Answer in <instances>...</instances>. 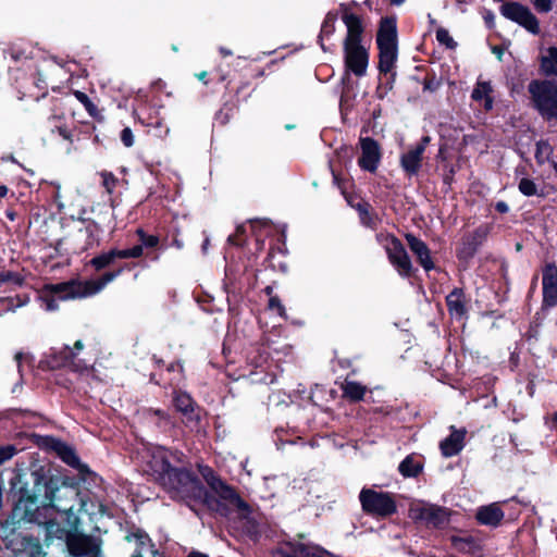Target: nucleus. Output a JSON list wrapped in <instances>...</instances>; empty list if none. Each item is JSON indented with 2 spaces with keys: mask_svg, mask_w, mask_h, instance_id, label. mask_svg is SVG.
<instances>
[{
  "mask_svg": "<svg viewBox=\"0 0 557 557\" xmlns=\"http://www.w3.org/2000/svg\"><path fill=\"white\" fill-rule=\"evenodd\" d=\"M359 499L363 511L376 517H388L396 511V504L388 493L363 488Z\"/></svg>",
  "mask_w": 557,
  "mask_h": 557,
  "instance_id": "obj_9",
  "label": "nucleus"
},
{
  "mask_svg": "<svg viewBox=\"0 0 557 557\" xmlns=\"http://www.w3.org/2000/svg\"><path fill=\"white\" fill-rule=\"evenodd\" d=\"M100 175L102 177V185L104 186L107 191L109 194H111L113 191L114 187H115V184H116L115 176L112 173H109V172H102Z\"/></svg>",
  "mask_w": 557,
  "mask_h": 557,
  "instance_id": "obj_38",
  "label": "nucleus"
},
{
  "mask_svg": "<svg viewBox=\"0 0 557 557\" xmlns=\"http://www.w3.org/2000/svg\"><path fill=\"white\" fill-rule=\"evenodd\" d=\"M75 96L86 108L91 104L89 98L84 92L75 91Z\"/></svg>",
  "mask_w": 557,
  "mask_h": 557,
  "instance_id": "obj_49",
  "label": "nucleus"
},
{
  "mask_svg": "<svg viewBox=\"0 0 557 557\" xmlns=\"http://www.w3.org/2000/svg\"><path fill=\"white\" fill-rule=\"evenodd\" d=\"M335 21L336 16L334 14L329 13L322 24L321 27V37H329L335 30Z\"/></svg>",
  "mask_w": 557,
  "mask_h": 557,
  "instance_id": "obj_34",
  "label": "nucleus"
},
{
  "mask_svg": "<svg viewBox=\"0 0 557 557\" xmlns=\"http://www.w3.org/2000/svg\"><path fill=\"white\" fill-rule=\"evenodd\" d=\"M114 256H113V252L112 250L108 251V252H103L95 258L91 259L90 263L97 269V270H101L103 268H106L107 265L111 264L114 262Z\"/></svg>",
  "mask_w": 557,
  "mask_h": 557,
  "instance_id": "obj_32",
  "label": "nucleus"
},
{
  "mask_svg": "<svg viewBox=\"0 0 557 557\" xmlns=\"http://www.w3.org/2000/svg\"><path fill=\"white\" fill-rule=\"evenodd\" d=\"M550 153V147L547 143H539L536 148V158L540 162H543L544 159L548 158Z\"/></svg>",
  "mask_w": 557,
  "mask_h": 557,
  "instance_id": "obj_40",
  "label": "nucleus"
},
{
  "mask_svg": "<svg viewBox=\"0 0 557 557\" xmlns=\"http://www.w3.org/2000/svg\"><path fill=\"white\" fill-rule=\"evenodd\" d=\"M553 421H554V423H555V425H556V428H557V412H556V413H554V416H553Z\"/></svg>",
  "mask_w": 557,
  "mask_h": 557,
  "instance_id": "obj_63",
  "label": "nucleus"
},
{
  "mask_svg": "<svg viewBox=\"0 0 557 557\" xmlns=\"http://www.w3.org/2000/svg\"><path fill=\"white\" fill-rule=\"evenodd\" d=\"M45 499L46 505L49 507V512L54 509L66 516L69 524L76 527L78 518L73 509L76 503L79 504L78 511H86V500L81 496L79 488L74 484L63 482L58 485L53 480L45 483Z\"/></svg>",
  "mask_w": 557,
  "mask_h": 557,
  "instance_id": "obj_3",
  "label": "nucleus"
},
{
  "mask_svg": "<svg viewBox=\"0 0 557 557\" xmlns=\"http://www.w3.org/2000/svg\"><path fill=\"white\" fill-rule=\"evenodd\" d=\"M541 69L546 75L557 76V47H550L542 54Z\"/></svg>",
  "mask_w": 557,
  "mask_h": 557,
  "instance_id": "obj_26",
  "label": "nucleus"
},
{
  "mask_svg": "<svg viewBox=\"0 0 557 557\" xmlns=\"http://www.w3.org/2000/svg\"><path fill=\"white\" fill-rule=\"evenodd\" d=\"M447 307L449 310V313L455 318H462L466 312L465 308V301H463V293L461 289H454L447 297H446Z\"/></svg>",
  "mask_w": 557,
  "mask_h": 557,
  "instance_id": "obj_24",
  "label": "nucleus"
},
{
  "mask_svg": "<svg viewBox=\"0 0 557 557\" xmlns=\"http://www.w3.org/2000/svg\"><path fill=\"white\" fill-rule=\"evenodd\" d=\"M553 169L555 170V172L557 173V163L556 162H553Z\"/></svg>",
  "mask_w": 557,
  "mask_h": 557,
  "instance_id": "obj_64",
  "label": "nucleus"
},
{
  "mask_svg": "<svg viewBox=\"0 0 557 557\" xmlns=\"http://www.w3.org/2000/svg\"><path fill=\"white\" fill-rule=\"evenodd\" d=\"M51 447L58 454V456L69 466L78 469L81 472L88 471V468L85 465L81 463L74 449L66 445L65 443L52 440Z\"/></svg>",
  "mask_w": 557,
  "mask_h": 557,
  "instance_id": "obj_19",
  "label": "nucleus"
},
{
  "mask_svg": "<svg viewBox=\"0 0 557 557\" xmlns=\"http://www.w3.org/2000/svg\"><path fill=\"white\" fill-rule=\"evenodd\" d=\"M376 239L386 251L389 262L400 276L407 277L412 273V263L404 245L395 236L380 233Z\"/></svg>",
  "mask_w": 557,
  "mask_h": 557,
  "instance_id": "obj_8",
  "label": "nucleus"
},
{
  "mask_svg": "<svg viewBox=\"0 0 557 557\" xmlns=\"http://www.w3.org/2000/svg\"><path fill=\"white\" fill-rule=\"evenodd\" d=\"M16 449L13 446H4L0 447V465L10 458H12L15 454Z\"/></svg>",
  "mask_w": 557,
  "mask_h": 557,
  "instance_id": "obj_41",
  "label": "nucleus"
},
{
  "mask_svg": "<svg viewBox=\"0 0 557 557\" xmlns=\"http://www.w3.org/2000/svg\"><path fill=\"white\" fill-rule=\"evenodd\" d=\"M356 208L359 212V216H360L362 224L366 226H369V227H374L375 218L370 214L369 205L368 203H358Z\"/></svg>",
  "mask_w": 557,
  "mask_h": 557,
  "instance_id": "obj_33",
  "label": "nucleus"
},
{
  "mask_svg": "<svg viewBox=\"0 0 557 557\" xmlns=\"http://www.w3.org/2000/svg\"><path fill=\"white\" fill-rule=\"evenodd\" d=\"M65 543L70 555L73 557H99V544L91 536L70 533Z\"/></svg>",
  "mask_w": 557,
  "mask_h": 557,
  "instance_id": "obj_10",
  "label": "nucleus"
},
{
  "mask_svg": "<svg viewBox=\"0 0 557 557\" xmlns=\"http://www.w3.org/2000/svg\"><path fill=\"white\" fill-rule=\"evenodd\" d=\"M429 143H430V137L429 136H424L421 139V141L416 147H422L423 148V152H424Z\"/></svg>",
  "mask_w": 557,
  "mask_h": 557,
  "instance_id": "obj_52",
  "label": "nucleus"
},
{
  "mask_svg": "<svg viewBox=\"0 0 557 557\" xmlns=\"http://www.w3.org/2000/svg\"><path fill=\"white\" fill-rule=\"evenodd\" d=\"M453 545L459 550H466L469 546V542L461 537H453Z\"/></svg>",
  "mask_w": 557,
  "mask_h": 557,
  "instance_id": "obj_44",
  "label": "nucleus"
},
{
  "mask_svg": "<svg viewBox=\"0 0 557 557\" xmlns=\"http://www.w3.org/2000/svg\"><path fill=\"white\" fill-rule=\"evenodd\" d=\"M188 557H209L206 554L199 553V552H191Z\"/></svg>",
  "mask_w": 557,
  "mask_h": 557,
  "instance_id": "obj_54",
  "label": "nucleus"
},
{
  "mask_svg": "<svg viewBox=\"0 0 557 557\" xmlns=\"http://www.w3.org/2000/svg\"><path fill=\"white\" fill-rule=\"evenodd\" d=\"M133 539L137 542V548L132 557H144V550L152 546L149 536L141 532L126 536L127 541H132Z\"/></svg>",
  "mask_w": 557,
  "mask_h": 557,
  "instance_id": "obj_30",
  "label": "nucleus"
},
{
  "mask_svg": "<svg viewBox=\"0 0 557 557\" xmlns=\"http://www.w3.org/2000/svg\"><path fill=\"white\" fill-rule=\"evenodd\" d=\"M346 66L357 76H363L368 66V52L361 45H344Z\"/></svg>",
  "mask_w": 557,
  "mask_h": 557,
  "instance_id": "obj_14",
  "label": "nucleus"
},
{
  "mask_svg": "<svg viewBox=\"0 0 557 557\" xmlns=\"http://www.w3.org/2000/svg\"><path fill=\"white\" fill-rule=\"evenodd\" d=\"M519 190L524 196H534L537 194V187L535 183L529 178H522L519 183Z\"/></svg>",
  "mask_w": 557,
  "mask_h": 557,
  "instance_id": "obj_35",
  "label": "nucleus"
},
{
  "mask_svg": "<svg viewBox=\"0 0 557 557\" xmlns=\"http://www.w3.org/2000/svg\"><path fill=\"white\" fill-rule=\"evenodd\" d=\"M173 245L177 248V249H182L183 248V243L181 240H177L175 239L173 242Z\"/></svg>",
  "mask_w": 557,
  "mask_h": 557,
  "instance_id": "obj_60",
  "label": "nucleus"
},
{
  "mask_svg": "<svg viewBox=\"0 0 557 557\" xmlns=\"http://www.w3.org/2000/svg\"><path fill=\"white\" fill-rule=\"evenodd\" d=\"M449 510L430 503L417 500L410 504L409 517L428 527L442 528L449 522Z\"/></svg>",
  "mask_w": 557,
  "mask_h": 557,
  "instance_id": "obj_7",
  "label": "nucleus"
},
{
  "mask_svg": "<svg viewBox=\"0 0 557 557\" xmlns=\"http://www.w3.org/2000/svg\"><path fill=\"white\" fill-rule=\"evenodd\" d=\"M376 44L380 49V72L388 74L394 69L397 59L396 26L394 21L385 18L381 22L376 35Z\"/></svg>",
  "mask_w": 557,
  "mask_h": 557,
  "instance_id": "obj_5",
  "label": "nucleus"
},
{
  "mask_svg": "<svg viewBox=\"0 0 557 557\" xmlns=\"http://www.w3.org/2000/svg\"><path fill=\"white\" fill-rule=\"evenodd\" d=\"M423 463L420 457L414 455L407 456L398 467L399 472L407 478L417 476L422 470Z\"/></svg>",
  "mask_w": 557,
  "mask_h": 557,
  "instance_id": "obj_25",
  "label": "nucleus"
},
{
  "mask_svg": "<svg viewBox=\"0 0 557 557\" xmlns=\"http://www.w3.org/2000/svg\"><path fill=\"white\" fill-rule=\"evenodd\" d=\"M8 187L4 185L0 186V197H5L8 195Z\"/></svg>",
  "mask_w": 557,
  "mask_h": 557,
  "instance_id": "obj_55",
  "label": "nucleus"
},
{
  "mask_svg": "<svg viewBox=\"0 0 557 557\" xmlns=\"http://www.w3.org/2000/svg\"><path fill=\"white\" fill-rule=\"evenodd\" d=\"M265 224H267L265 221H252L251 222L252 227H256L257 225L263 226Z\"/></svg>",
  "mask_w": 557,
  "mask_h": 557,
  "instance_id": "obj_58",
  "label": "nucleus"
},
{
  "mask_svg": "<svg viewBox=\"0 0 557 557\" xmlns=\"http://www.w3.org/2000/svg\"><path fill=\"white\" fill-rule=\"evenodd\" d=\"M209 242H210V240H209V237H206V239H205V242H203V244H202V251H203V252H207L208 247H209Z\"/></svg>",
  "mask_w": 557,
  "mask_h": 557,
  "instance_id": "obj_56",
  "label": "nucleus"
},
{
  "mask_svg": "<svg viewBox=\"0 0 557 557\" xmlns=\"http://www.w3.org/2000/svg\"><path fill=\"white\" fill-rule=\"evenodd\" d=\"M23 305H25V301H22V300L17 299L16 300V305L14 306V308L22 307Z\"/></svg>",
  "mask_w": 557,
  "mask_h": 557,
  "instance_id": "obj_61",
  "label": "nucleus"
},
{
  "mask_svg": "<svg viewBox=\"0 0 557 557\" xmlns=\"http://www.w3.org/2000/svg\"><path fill=\"white\" fill-rule=\"evenodd\" d=\"M406 240L411 251L417 256L423 269L425 271H430L431 269H433L434 264L430 257V250L428 246L422 240H420L419 238L411 234L406 235Z\"/></svg>",
  "mask_w": 557,
  "mask_h": 557,
  "instance_id": "obj_18",
  "label": "nucleus"
},
{
  "mask_svg": "<svg viewBox=\"0 0 557 557\" xmlns=\"http://www.w3.org/2000/svg\"><path fill=\"white\" fill-rule=\"evenodd\" d=\"M269 308L276 311L281 317L284 315L285 309L281 300L277 297H271L269 300Z\"/></svg>",
  "mask_w": 557,
  "mask_h": 557,
  "instance_id": "obj_42",
  "label": "nucleus"
},
{
  "mask_svg": "<svg viewBox=\"0 0 557 557\" xmlns=\"http://www.w3.org/2000/svg\"><path fill=\"white\" fill-rule=\"evenodd\" d=\"M14 280V282L18 283V277L11 272L0 273V283H4L8 281Z\"/></svg>",
  "mask_w": 557,
  "mask_h": 557,
  "instance_id": "obj_47",
  "label": "nucleus"
},
{
  "mask_svg": "<svg viewBox=\"0 0 557 557\" xmlns=\"http://www.w3.org/2000/svg\"><path fill=\"white\" fill-rule=\"evenodd\" d=\"M25 557H46V553L38 540L24 537L22 541V552Z\"/></svg>",
  "mask_w": 557,
  "mask_h": 557,
  "instance_id": "obj_28",
  "label": "nucleus"
},
{
  "mask_svg": "<svg viewBox=\"0 0 557 557\" xmlns=\"http://www.w3.org/2000/svg\"><path fill=\"white\" fill-rule=\"evenodd\" d=\"M245 232V227L243 225H239L236 230V234L235 235H230L228 238H227V242L230 244H233V245H239V242L236 239V235L237 234H242Z\"/></svg>",
  "mask_w": 557,
  "mask_h": 557,
  "instance_id": "obj_48",
  "label": "nucleus"
},
{
  "mask_svg": "<svg viewBox=\"0 0 557 557\" xmlns=\"http://www.w3.org/2000/svg\"><path fill=\"white\" fill-rule=\"evenodd\" d=\"M436 39L448 48H453L455 46L454 39L450 37L448 30L444 28H438L436 30Z\"/></svg>",
  "mask_w": 557,
  "mask_h": 557,
  "instance_id": "obj_37",
  "label": "nucleus"
},
{
  "mask_svg": "<svg viewBox=\"0 0 557 557\" xmlns=\"http://www.w3.org/2000/svg\"><path fill=\"white\" fill-rule=\"evenodd\" d=\"M0 304L3 305V306L4 305H12L13 304V299L12 298L1 299Z\"/></svg>",
  "mask_w": 557,
  "mask_h": 557,
  "instance_id": "obj_57",
  "label": "nucleus"
},
{
  "mask_svg": "<svg viewBox=\"0 0 557 557\" xmlns=\"http://www.w3.org/2000/svg\"><path fill=\"white\" fill-rule=\"evenodd\" d=\"M83 343L77 341L74 345V348L64 347L61 354L63 355V362L61 363L64 367H70L72 370L76 372H83L88 369V366L79 359H76L75 350H82Z\"/></svg>",
  "mask_w": 557,
  "mask_h": 557,
  "instance_id": "obj_23",
  "label": "nucleus"
},
{
  "mask_svg": "<svg viewBox=\"0 0 557 557\" xmlns=\"http://www.w3.org/2000/svg\"><path fill=\"white\" fill-rule=\"evenodd\" d=\"M496 210L502 213H506L509 210V207L506 202L499 201L496 203Z\"/></svg>",
  "mask_w": 557,
  "mask_h": 557,
  "instance_id": "obj_50",
  "label": "nucleus"
},
{
  "mask_svg": "<svg viewBox=\"0 0 557 557\" xmlns=\"http://www.w3.org/2000/svg\"><path fill=\"white\" fill-rule=\"evenodd\" d=\"M277 557H331V553L313 543L298 541L280 548Z\"/></svg>",
  "mask_w": 557,
  "mask_h": 557,
  "instance_id": "obj_12",
  "label": "nucleus"
},
{
  "mask_svg": "<svg viewBox=\"0 0 557 557\" xmlns=\"http://www.w3.org/2000/svg\"><path fill=\"white\" fill-rule=\"evenodd\" d=\"M137 234L141 242V246L145 247H156L159 244V238L154 235H147L143 230H138Z\"/></svg>",
  "mask_w": 557,
  "mask_h": 557,
  "instance_id": "obj_36",
  "label": "nucleus"
},
{
  "mask_svg": "<svg viewBox=\"0 0 557 557\" xmlns=\"http://www.w3.org/2000/svg\"><path fill=\"white\" fill-rule=\"evenodd\" d=\"M543 305L554 307L557 305V267L547 263L543 269Z\"/></svg>",
  "mask_w": 557,
  "mask_h": 557,
  "instance_id": "obj_15",
  "label": "nucleus"
},
{
  "mask_svg": "<svg viewBox=\"0 0 557 557\" xmlns=\"http://www.w3.org/2000/svg\"><path fill=\"white\" fill-rule=\"evenodd\" d=\"M405 2V0H392V3L396 4V5H400Z\"/></svg>",
  "mask_w": 557,
  "mask_h": 557,
  "instance_id": "obj_62",
  "label": "nucleus"
},
{
  "mask_svg": "<svg viewBox=\"0 0 557 557\" xmlns=\"http://www.w3.org/2000/svg\"><path fill=\"white\" fill-rule=\"evenodd\" d=\"M361 157L358 164L362 170L375 172L381 161V149L379 144L370 138H360Z\"/></svg>",
  "mask_w": 557,
  "mask_h": 557,
  "instance_id": "obj_13",
  "label": "nucleus"
},
{
  "mask_svg": "<svg viewBox=\"0 0 557 557\" xmlns=\"http://www.w3.org/2000/svg\"><path fill=\"white\" fill-rule=\"evenodd\" d=\"M114 259H129L128 249H112Z\"/></svg>",
  "mask_w": 557,
  "mask_h": 557,
  "instance_id": "obj_46",
  "label": "nucleus"
},
{
  "mask_svg": "<svg viewBox=\"0 0 557 557\" xmlns=\"http://www.w3.org/2000/svg\"><path fill=\"white\" fill-rule=\"evenodd\" d=\"M121 140L125 147H132L135 143V137L129 127H125L121 132Z\"/></svg>",
  "mask_w": 557,
  "mask_h": 557,
  "instance_id": "obj_39",
  "label": "nucleus"
},
{
  "mask_svg": "<svg viewBox=\"0 0 557 557\" xmlns=\"http://www.w3.org/2000/svg\"><path fill=\"white\" fill-rule=\"evenodd\" d=\"M119 274L120 271L109 272L98 280L85 282L72 281L66 283L46 285L41 290L39 298L42 302V306H45V309L52 311L58 308L59 300L84 298L99 293Z\"/></svg>",
  "mask_w": 557,
  "mask_h": 557,
  "instance_id": "obj_2",
  "label": "nucleus"
},
{
  "mask_svg": "<svg viewBox=\"0 0 557 557\" xmlns=\"http://www.w3.org/2000/svg\"><path fill=\"white\" fill-rule=\"evenodd\" d=\"M174 404L178 411L185 417V422L190 426H194L199 421V414L194 412L193 400L189 395L185 393H178L174 397Z\"/></svg>",
  "mask_w": 557,
  "mask_h": 557,
  "instance_id": "obj_20",
  "label": "nucleus"
},
{
  "mask_svg": "<svg viewBox=\"0 0 557 557\" xmlns=\"http://www.w3.org/2000/svg\"><path fill=\"white\" fill-rule=\"evenodd\" d=\"M528 89L541 115L547 120L557 119V84L550 81H532Z\"/></svg>",
  "mask_w": 557,
  "mask_h": 557,
  "instance_id": "obj_6",
  "label": "nucleus"
},
{
  "mask_svg": "<svg viewBox=\"0 0 557 557\" xmlns=\"http://www.w3.org/2000/svg\"><path fill=\"white\" fill-rule=\"evenodd\" d=\"M478 520L487 525H497L504 518V512L497 504L480 507L476 511Z\"/></svg>",
  "mask_w": 557,
  "mask_h": 557,
  "instance_id": "obj_22",
  "label": "nucleus"
},
{
  "mask_svg": "<svg viewBox=\"0 0 557 557\" xmlns=\"http://www.w3.org/2000/svg\"><path fill=\"white\" fill-rule=\"evenodd\" d=\"M143 252H144V249H143L141 245L134 246L133 248L128 249L129 259L131 258H139L143 255Z\"/></svg>",
  "mask_w": 557,
  "mask_h": 557,
  "instance_id": "obj_45",
  "label": "nucleus"
},
{
  "mask_svg": "<svg viewBox=\"0 0 557 557\" xmlns=\"http://www.w3.org/2000/svg\"><path fill=\"white\" fill-rule=\"evenodd\" d=\"M343 391L344 395L351 400H360L366 393V387L355 381L346 380L343 384Z\"/></svg>",
  "mask_w": 557,
  "mask_h": 557,
  "instance_id": "obj_29",
  "label": "nucleus"
},
{
  "mask_svg": "<svg viewBox=\"0 0 557 557\" xmlns=\"http://www.w3.org/2000/svg\"><path fill=\"white\" fill-rule=\"evenodd\" d=\"M535 8L541 12H548L552 10L550 0H535Z\"/></svg>",
  "mask_w": 557,
  "mask_h": 557,
  "instance_id": "obj_43",
  "label": "nucleus"
},
{
  "mask_svg": "<svg viewBox=\"0 0 557 557\" xmlns=\"http://www.w3.org/2000/svg\"><path fill=\"white\" fill-rule=\"evenodd\" d=\"M206 76H207V72H201V73L197 74V78L205 83H206V81H205Z\"/></svg>",
  "mask_w": 557,
  "mask_h": 557,
  "instance_id": "obj_59",
  "label": "nucleus"
},
{
  "mask_svg": "<svg viewBox=\"0 0 557 557\" xmlns=\"http://www.w3.org/2000/svg\"><path fill=\"white\" fill-rule=\"evenodd\" d=\"M172 457V453L163 447H152L147 449L143 458L147 462L148 470L161 481L173 497L186 500L193 510L195 509L191 503L201 504L230 519L246 521L248 524L255 523L250 506L218 478L212 469L201 467L200 472L215 496L209 495L190 472L171 467Z\"/></svg>",
  "mask_w": 557,
  "mask_h": 557,
  "instance_id": "obj_1",
  "label": "nucleus"
},
{
  "mask_svg": "<svg viewBox=\"0 0 557 557\" xmlns=\"http://www.w3.org/2000/svg\"><path fill=\"white\" fill-rule=\"evenodd\" d=\"M220 52H221V54H222L223 57H228V55H232V54H233V52H232L231 50H228V49H226V48H223V47H221V48H220Z\"/></svg>",
  "mask_w": 557,
  "mask_h": 557,
  "instance_id": "obj_53",
  "label": "nucleus"
},
{
  "mask_svg": "<svg viewBox=\"0 0 557 557\" xmlns=\"http://www.w3.org/2000/svg\"><path fill=\"white\" fill-rule=\"evenodd\" d=\"M492 92V86L488 82L479 81L476 83L475 88L472 91V99L480 101L484 100V107L486 110H491L493 107L492 98L490 94Z\"/></svg>",
  "mask_w": 557,
  "mask_h": 557,
  "instance_id": "obj_27",
  "label": "nucleus"
},
{
  "mask_svg": "<svg viewBox=\"0 0 557 557\" xmlns=\"http://www.w3.org/2000/svg\"><path fill=\"white\" fill-rule=\"evenodd\" d=\"M466 431L454 430L451 434L441 443V450L445 457L457 455L463 447Z\"/></svg>",
  "mask_w": 557,
  "mask_h": 557,
  "instance_id": "obj_21",
  "label": "nucleus"
},
{
  "mask_svg": "<svg viewBox=\"0 0 557 557\" xmlns=\"http://www.w3.org/2000/svg\"><path fill=\"white\" fill-rule=\"evenodd\" d=\"M287 485V480L284 476L267 478L264 480V486L269 492L268 496H274L280 490Z\"/></svg>",
  "mask_w": 557,
  "mask_h": 557,
  "instance_id": "obj_31",
  "label": "nucleus"
},
{
  "mask_svg": "<svg viewBox=\"0 0 557 557\" xmlns=\"http://www.w3.org/2000/svg\"><path fill=\"white\" fill-rule=\"evenodd\" d=\"M343 22L347 27V36L344 45H361V35L363 26L359 16L354 13L346 12L343 15Z\"/></svg>",
  "mask_w": 557,
  "mask_h": 557,
  "instance_id": "obj_17",
  "label": "nucleus"
},
{
  "mask_svg": "<svg viewBox=\"0 0 557 557\" xmlns=\"http://www.w3.org/2000/svg\"><path fill=\"white\" fill-rule=\"evenodd\" d=\"M423 158L422 147H412L400 157V165L407 175H417Z\"/></svg>",
  "mask_w": 557,
  "mask_h": 557,
  "instance_id": "obj_16",
  "label": "nucleus"
},
{
  "mask_svg": "<svg viewBox=\"0 0 557 557\" xmlns=\"http://www.w3.org/2000/svg\"><path fill=\"white\" fill-rule=\"evenodd\" d=\"M58 132H59L60 136H62L64 139H70L71 134L69 133V131L66 128L58 127Z\"/></svg>",
  "mask_w": 557,
  "mask_h": 557,
  "instance_id": "obj_51",
  "label": "nucleus"
},
{
  "mask_svg": "<svg viewBox=\"0 0 557 557\" xmlns=\"http://www.w3.org/2000/svg\"><path fill=\"white\" fill-rule=\"evenodd\" d=\"M49 507L46 504L38 505L36 492L27 488L18 491V498L12 510V519L16 522H34L46 525L48 532H52L54 523L48 520Z\"/></svg>",
  "mask_w": 557,
  "mask_h": 557,
  "instance_id": "obj_4",
  "label": "nucleus"
},
{
  "mask_svg": "<svg viewBox=\"0 0 557 557\" xmlns=\"http://www.w3.org/2000/svg\"><path fill=\"white\" fill-rule=\"evenodd\" d=\"M502 14L523 27L533 34L539 33V22L536 17L523 5L519 3H506L500 8Z\"/></svg>",
  "mask_w": 557,
  "mask_h": 557,
  "instance_id": "obj_11",
  "label": "nucleus"
}]
</instances>
